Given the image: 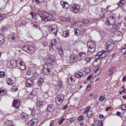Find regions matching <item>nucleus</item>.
I'll use <instances>...</instances> for the list:
<instances>
[{"label": "nucleus", "instance_id": "1", "mask_svg": "<svg viewBox=\"0 0 126 126\" xmlns=\"http://www.w3.org/2000/svg\"><path fill=\"white\" fill-rule=\"evenodd\" d=\"M40 17L42 21H52L54 19L52 15L49 14L46 11L43 12L42 16H41Z\"/></svg>", "mask_w": 126, "mask_h": 126}, {"label": "nucleus", "instance_id": "2", "mask_svg": "<svg viewBox=\"0 0 126 126\" xmlns=\"http://www.w3.org/2000/svg\"><path fill=\"white\" fill-rule=\"evenodd\" d=\"M88 47V50L90 52H94L95 49V45L93 42L91 41L88 42L87 43Z\"/></svg>", "mask_w": 126, "mask_h": 126}, {"label": "nucleus", "instance_id": "3", "mask_svg": "<svg viewBox=\"0 0 126 126\" xmlns=\"http://www.w3.org/2000/svg\"><path fill=\"white\" fill-rule=\"evenodd\" d=\"M64 98V95L62 94L57 95L55 99L56 103L58 105L60 104L63 101Z\"/></svg>", "mask_w": 126, "mask_h": 126}, {"label": "nucleus", "instance_id": "4", "mask_svg": "<svg viewBox=\"0 0 126 126\" xmlns=\"http://www.w3.org/2000/svg\"><path fill=\"white\" fill-rule=\"evenodd\" d=\"M106 49L109 52L113 50L115 47V45L114 43L110 41H108L107 42L106 44Z\"/></svg>", "mask_w": 126, "mask_h": 126}, {"label": "nucleus", "instance_id": "5", "mask_svg": "<svg viewBox=\"0 0 126 126\" xmlns=\"http://www.w3.org/2000/svg\"><path fill=\"white\" fill-rule=\"evenodd\" d=\"M80 8V7L79 5L77 4H74L71 5L70 9L72 12L75 13H78L79 11Z\"/></svg>", "mask_w": 126, "mask_h": 126}, {"label": "nucleus", "instance_id": "6", "mask_svg": "<svg viewBox=\"0 0 126 126\" xmlns=\"http://www.w3.org/2000/svg\"><path fill=\"white\" fill-rule=\"evenodd\" d=\"M23 49L28 53L32 52L34 49V47L31 45H26L23 47Z\"/></svg>", "mask_w": 126, "mask_h": 126}, {"label": "nucleus", "instance_id": "7", "mask_svg": "<svg viewBox=\"0 0 126 126\" xmlns=\"http://www.w3.org/2000/svg\"><path fill=\"white\" fill-rule=\"evenodd\" d=\"M108 54L107 51H103L98 52L97 54L95 55V58L97 59L103 58L106 56Z\"/></svg>", "mask_w": 126, "mask_h": 126}, {"label": "nucleus", "instance_id": "8", "mask_svg": "<svg viewBox=\"0 0 126 126\" xmlns=\"http://www.w3.org/2000/svg\"><path fill=\"white\" fill-rule=\"evenodd\" d=\"M115 17L111 16L109 18L106 22L107 24L108 25H114L115 23Z\"/></svg>", "mask_w": 126, "mask_h": 126}, {"label": "nucleus", "instance_id": "9", "mask_svg": "<svg viewBox=\"0 0 126 126\" xmlns=\"http://www.w3.org/2000/svg\"><path fill=\"white\" fill-rule=\"evenodd\" d=\"M57 26L56 25H52L49 28V31L51 33H54L56 35L57 32Z\"/></svg>", "mask_w": 126, "mask_h": 126}, {"label": "nucleus", "instance_id": "10", "mask_svg": "<svg viewBox=\"0 0 126 126\" xmlns=\"http://www.w3.org/2000/svg\"><path fill=\"white\" fill-rule=\"evenodd\" d=\"M34 82L32 78L27 79L26 83V85L27 87H32L34 86Z\"/></svg>", "mask_w": 126, "mask_h": 126}, {"label": "nucleus", "instance_id": "11", "mask_svg": "<svg viewBox=\"0 0 126 126\" xmlns=\"http://www.w3.org/2000/svg\"><path fill=\"white\" fill-rule=\"evenodd\" d=\"M44 103V100L42 98H38L37 101V105L38 107H41Z\"/></svg>", "mask_w": 126, "mask_h": 126}, {"label": "nucleus", "instance_id": "12", "mask_svg": "<svg viewBox=\"0 0 126 126\" xmlns=\"http://www.w3.org/2000/svg\"><path fill=\"white\" fill-rule=\"evenodd\" d=\"M38 89L36 88H33L32 92L29 94L28 96L29 97L32 98L33 97V95H35L38 93Z\"/></svg>", "mask_w": 126, "mask_h": 126}, {"label": "nucleus", "instance_id": "13", "mask_svg": "<svg viewBox=\"0 0 126 126\" xmlns=\"http://www.w3.org/2000/svg\"><path fill=\"white\" fill-rule=\"evenodd\" d=\"M55 84V88L57 90H59L63 86L62 82L61 81H56Z\"/></svg>", "mask_w": 126, "mask_h": 126}, {"label": "nucleus", "instance_id": "14", "mask_svg": "<svg viewBox=\"0 0 126 126\" xmlns=\"http://www.w3.org/2000/svg\"><path fill=\"white\" fill-rule=\"evenodd\" d=\"M74 77L72 76L67 78L68 82L69 85H72L74 83L75 80L74 79Z\"/></svg>", "mask_w": 126, "mask_h": 126}, {"label": "nucleus", "instance_id": "15", "mask_svg": "<svg viewBox=\"0 0 126 126\" xmlns=\"http://www.w3.org/2000/svg\"><path fill=\"white\" fill-rule=\"evenodd\" d=\"M20 102L19 100L16 99L14 100L13 103V106L16 108H18L20 105Z\"/></svg>", "mask_w": 126, "mask_h": 126}, {"label": "nucleus", "instance_id": "16", "mask_svg": "<svg viewBox=\"0 0 126 126\" xmlns=\"http://www.w3.org/2000/svg\"><path fill=\"white\" fill-rule=\"evenodd\" d=\"M21 116L24 120L26 121L28 120L29 119V117L28 115L24 113L21 114Z\"/></svg>", "mask_w": 126, "mask_h": 126}, {"label": "nucleus", "instance_id": "17", "mask_svg": "<svg viewBox=\"0 0 126 126\" xmlns=\"http://www.w3.org/2000/svg\"><path fill=\"white\" fill-rule=\"evenodd\" d=\"M80 58L82 60H84L86 57V54L85 52H81L79 54Z\"/></svg>", "mask_w": 126, "mask_h": 126}, {"label": "nucleus", "instance_id": "18", "mask_svg": "<svg viewBox=\"0 0 126 126\" xmlns=\"http://www.w3.org/2000/svg\"><path fill=\"white\" fill-rule=\"evenodd\" d=\"M61 4L63 8L66 9L68 8L69 6V5L66 2L62 1L61 2Z\"/></svg>", "mask_w": 126, "mask_h": 126}, {"label": "nucleus", "instance_id": "19", "mask_svg": "<svg viewBox=\"0 0 126 126\" xmlns=\"http://www.w3.org/2000/svg\"><path fill=\"white\" fill-rule=\"evenodd\" d=\"M34 119H32L30 120V122L27 124L28 126H36V122L34 121Z\"/></svg>", "mask_w": 126, "mask_h": 126}, {"label": "nucleus", "instance_id": "20", "mask_svg": "<svg viewBox=\"0 0 126 126\" xmlns=\"http://www.w3.org/2000/svg\"><path fill=\"white\" fill-rule=\"evenodd\" d=\"M5 41V38L4 36L2 34L0 33V42L1 43L4 44Z\"/></svg>", "mask_w": 126, "mask_h": 126}, {"label": "nucleus", "instance_id": "21", "mask_svg": "<svg viewBox=\"0 0 126 126\" xmlns=\"http://www.w3.org/2000/svg\"><path fill=\"white\" fill-rule=\"evenodd\" d=\"M6 82L8 85H11L14 83V81L11 79L9 78L7 80Z\"/></svg>", "mask_w": 126, "mask_h": 126}, {"label": "nucleus", "instance_id": "22", "mask_svg": "<svg viewBox=\"0 0 126 126\" xmlns=\"http://www.w3.org/2000/svg\"><path fill=\"white\" fill-rule=\"evenodd\" d=\"M83 75V73L80 71H78L75 74L76 77L78 78H81Z\"/></svg>", "mask_w": 126, "mask_h": 126}, {"label": "nucleus", "instance_id": "23", "mask_svg": "<svg viewBox=\"0 0 126 126\" xmlns=\"http://www.w3.org/2000/svg\"><path fill=\"white\" fill-rule=\"evenodd\" d=\"M74 32L75 34L76 35H78L80 34H82V32H80V30L77 28H75L74 29Z\"/></svg>", "mask_w": 126, "mask_h": 126}, {"label": "nucleus", "instance_id": "24", "mask_svg": "<svg viewBox=\"0 0 126 126\" xmlns=\"http://www.w3.org/2000/svg\"><path fill=\"white\" fill-rule=\"evenodd\" d=\"M48 55L50 62H54L56 60L55 56L53 55H50V54Z\"/></svg>", "mask_w": 126, "mask_h": 126}, {"label": "nucleus", "instance_id": "25", "mask_svg": "<svg viewBox=\"0 0 126 126\" xmlns=\"http://www.w3.org/2000/svg\"><path fill=\"white\" fill-rule=\"evenodd\" d=\"M114 34L117 36H121L122 35V32L118 31H117L114 32H113Z\"/></svg>", "mask_w": 126, "mask_h": 126}, {"label": "nucleus", "instance_id": "26", "mask_svg": "<svg viewBox=\"0 0 126 126\" xmlns=\"http://www.w3.org/2000/svg\"><path fill=\"white\" fill-rule=\"evenodd\" d=\"M44 61L45 63H47L48 64L50 63V61L49 55L44 58Z\"/></svg>", "mask_w": 126, "mask_h": 126}, {"label": "nucleus", "instance_id": "27", "mask_svg": "<svg viewBox=\"0 0 126 126\" xmlns=\"http://www.w3.org/2000/svg\"><path fill=\"white\" fill-rule=\"evenodd\" d=\"M7 92V91L4 89L0 88V95H3L5 94Z\"/></svg>", "mask_w": 126, "mask_h": 126}, {"label": "nucleus", "instance_id": "28", "mask_svg": "<svg viewBox=\"0 0 126 126\" xmlns=\"http://www.w3.org/2000/svg\"><path fill=\"white\" fill-rule=\"evenodd\" d=\"M113 26V29L115 30H117L119 29L120 27V25L118 24V23H115Z\"/></svg>", "mask_w": 126, "mask_h": 126}, {"label": "nucleus", "instance_id": "29", "mask_svg": "<svg viewBox=\"0 0 126 126\" xmlns=\"http://www.w3.org/2000/svg\"><path fill=\"white\" fill-rule=\"evenodd\" d=\"M18 86L16 85L12 86L11 87L12 91H17L18 90Z\"/></svg>", "mask_w": 126, "mask_h": 126}, {"label": "nucleus", "instance_id": "30", "mask_svg": "<svg viewBox=\"0 0 126 126\" xmlns=\"http://www.w3.org/2000/svg\"><path fill=\"white\" fill-rule=\"evenodd\" d=\"M69 59L71 61H72L73 62H74L76 61V58L70 55L69 57Z\"/></svg>", "mask_w": 126, "mask_h": 126}, {"label": "nucleus", "instance_id": "31", "mask_svg": "<svg viewBox=\"0 0 126 126\" xmlns=\"http://www.w3.org/2000/svg\"><path fill=\"white\" fill-rule=\"evenodd\" d=\"M69 34V32L68 31H64L63 32V35L64 37H67Z\"/></svg>", "mask_w": 126, "mask_h": 126}, {"label": "nucleus", "instance_id": "32", "mask_svg": "<svg viewBox=\"0 0 126 126\" xmlns=\"http://www.w3.org/2000/svg\"><path fill=\"white\" fill-rule=\"evenodd\" d=\"M125 2L124 0H120L119 2L118 3V4L120 6H122L124 5Z\"/></svg>", "mask_w": 126, "mask_h": 126}, {"label": "nucleus", "instance_id": "33", "mask_svg": "<svg viewBox=\"0 0 126 126\" xmlns=\"http://www.w3.org/2000/svg\"><path fill=\"white\" fill-rule=\"evenodd\" d=\"M44 82L43 79L42 78H39L38 79L37 82V84L39 85H41Z\"/></svg>", "mask_w": 126, "mask_h": 126}, {"label": "nucleus", "instance_id": "34", "mask_svg": "<svg viewBox=\"0 0 126 126\" xmlns=\"http://www.w3.org/2000/svg\"><path fill=\"white\" fill-rule=\"evenodd\" d=\"M58 49L59 54L60 55H63V54L64 52L62 48L61 47H60Z\"/></svg>", "mask_w": 126, "mask_h": 126}, {"label": "nucleus", "instance_id": "35", "mask_svg": "<svg viewBox=\"0 0 126 126\" xmlns=\"http://www.w3.org/2000/svg\"><path fill=\"white\" fill-rule=\"evenodd\" d=\"M47 110L49 111H51L53 110V105H49L47 106Z\"/></svg>", "mask_w": 126, "mask_h": 126}, {"label": "nucleus", "instance_id": "36", "mask_svg": "<svg viewBox=\"0 0 126 126\" xmlns=\"http://www.w3.org/2000/svg\"><path fill=\"white\" fill-rule=\"evenodd\" d=\"M30 14L32 16V17L34 19H35L36 16V13H34L33 12H30Z\"/></svg>", "mask_w": 126, "mask_h": 126}, {"label": "nucleus", "instance_id": "37", "mask_svg": "<svg viewBox=\"0 0 126 126\" xmlns=\"http://www.w3.org/2000/svg\"><path fill=\"white\" fill-rule=\"evenodd\" d=\"M32 77L34 79H36L39 77V75L37 73H35L32 75Z\"/></svg>", "mask_w": 126, "mask_h": 126}, {"label": "nucleus", "instance_id": "38", "mask_svg": "<svg viewBox=\"0 0 126 126\" xmlns=\"http://www.w3.org/2000/svg\"><path fill=\"white\" fill-rule=\"evenodd\" d=\"M52 68V66L51 65L50 63L48 64L47 66V71H50L49 69H50Z\"/></svg>", "mask_w": 126, "mask_h": 126}, {"label": "nucleus", "instance_id": "39", "mask_svg": "<svg viewBox=\"0 0 126 126\" xmlns=\"http://www.w3.org/2000/svg\"><path fill=\"white\" fill-rule=\"evenodd\" d=\"M92 112L91 111H89L87 113V117L88 118L91 116L92 114Z\"/></svg>", "mask_w": 126, "mask_h": 126}, {"label": "nucleus", "instance_id": "40", "mask_svg": "<svg viewBox=\"0 0 126 126\" xmlns=\"http://www.w3.org/2000/svg\"><path fill=\"white\" fill-rule=\"evenodd\" d=\"M65 120V118H62L58 122V123L59 125H61L63 122Z\"/></svg>", "mask_w": 126, "mask_h": 126}, {"label": "nucleus", "instance_id": "41", "mask_svg": "<svg viewBox=\"0 0 126 126\" xmlns=\"http://www.w3.org/2000/svg\"><path fill=\"white\" fill-rule=\"evenodd\" d=\"M121 109L123 110H126V104H123L121 106Z\"/></svg>", "mask_w": 126, "mask_h": 126}, {"label": "nucleus", "instance_id": "42", "mask_svg": "<svg viewBox=\"0 0 126 126\" xmlns=\"http://www.w3.org/2000/svg\"><path fill=\"white\" fill-rule=\"evenodd\" d=\"M5 75V73L3 71L0 72V78H4Z\"/></svg>", "mask_w": 126, "mask_h": 126}, {"label": "nucleus", "instance_id": "43", "mask_svg": "<svg viewBox=\"0 0 126 126\" xmlns=\"http://www.w3.org/2000/svg\"><path fill=\"white\" fill-rule=\"evenodd\" d=\"M90 109H91V107L89 106H88V107H87V108H86L85 110V111L83 112V113L84 114H85L87 112V113L89 111V110Z\"/></svg>", "mask_w": 126, "mask_h": 126}, {"label": "nucleus", "instance_id": "44", "mask_svg": "<svg viewBox=\"0 0 126 126\" xmlns=\"http://www.w3.org/2000/svg\"><path fill=\"white\" fill-rule=\"evenodd\" d=\"M56 43V40L55 39H53L52 40L51 42V45H52L53 46L54 45H55Z\"/></svg>", "mask_w": 126, "mask_h": 126}, {"label": "nucleus", "instance_id": "45", "mask_svg": "<svg viewBox=\"0 0 126 126\" xmlns=\"http://www.w3.org/2000/svg\"><path fill=\"white\" fill-rule=\"evenodd\" d=\"M19 69L21 70H25L26 69L25 65L20 66L19 67Z\"/></svg>", "mask_w": 126, "mask_h": 126}, {"label": "nucleus", "instance_id": "46", "mask_svg": "<svg viewBox=\"0 0 126 126\" xmlns=\"http://www.w3.org/2000/svg\"><path fill=\"white\" fill-rule=\"evenodd\" d=\"M5 17V15L4 14H1L0 15V21H1Z\"/></svg>", "mask_w": 126, "mask_h": 126}, {"label": "nucleus", "instance_id": "47", "mask_svg": "<svg viewBox=\"0 0 126 126\" xmlns=\"http://www.w3.org/2000/svg\"><path fill=\"white\" fill-rule=\"evenodd\" d=\"M6 123L9 126H14L12 125V121H11L8 120L6 122Z\"/></svg>", "mask_w": 126, "mask_h": 126}, {"label": "nucleus", "instance_id": "48", "mask_svg": "<svg viewBox=\"0 0 126 126\" xmlns=\"http://www.w3.org/2000/svg\"><path fill=\"white\" fill-rule=\"evenodd\" d=\"M84 117L83 115H81L79 116L78 118V120L79 121H81L84 118Z\"/></svg>", "mask_w": 126, "mask_h": 126}, {"label": "nucleus", "instance_id": "49", "mask_svg": "<svg viewBox=\"0 0 126 126\" xmlns=\"http://www.w3.org/2000/svg\"><path fill=\"white\" fill-rule=\"evenodd\" d=\"M106 13L105 12L104 14H103L102 13H101L100 14V16L101 18H103L106 16Z\"/></svg>", "mask_w": 126, "mask_h": 126}, {"label": "nucleus", "instance_id": "50", "mask_svg": "<svg viewBox=\"0 0 126 126\" xmlns=\"http://www.w3.org/2000/svg\"><path fill=\"white\" fill-rule=\"evenodd\" d=\"M16 61H11V64L13 65V67H14L16 65Z\"/></svg>", "mask_w": 126, "mask_h": 126}, {"label": "nucleus", "instance_id": "51", "mask_svg": "<svg viewBox=\"0 0 126 126\" xmlns=\"http://www.w3.org/2000/svg\"><path fill=\"white\" fill-rule=\"evenodd\" d=\"M98 126H103V122L102 120H100L97 124Z\"/></svg>", "mask_w": 126, "mask_h": 126}, {"label": "nucleus", "instance_id": "52", "mask_svg": "<svg viewBox=\"0 0 126 126\" xmlns=\"http://www.w3.org/2000/svg\"><path fill=\"white\" fill-rule=\"evenodd\" d=\"M83 23L84 24H87L89 23V21L88 19H83L82 21Z\"/></svg>", "mask_w": 126, "mask_h": 126}, {"label": "nucleus", "instance_id": "53", "mask_svg": "<svg viewBox=\"0 0 126 126\" xmlns=\"http://www.w3.org/2000/svg\"><path fill=\"white\" fill-rule=\"evenodd\" d=\"M92 59V57H87L85 58V60L87 62H90L91 60Z\"/></svg>", "mask_w": 126, "mask_h": 126}, {"label": "nucleus", "instance_id": "54", "mask_svg": "<svg viewBox=\"0 0 126 126\" xmlns=\"http://www.w3.org/2000/svg\"><path fill=\"white\" fill-rule=\"evenodd\" d=\"M115 67L113 66H110L109 69L110 71H112L115 70Z\"/></svg>", "mask_w": 126, "mask_h": 126}, {"label": "nucleus", "instance_id": "55", "mask_svg": "<svg viewBox=\"0 0 126 126\" xmlns=\"http://www.w3.org/2000/svg\"><path fill=\"white\" fill-rule=\"evenodd\" d=\"M106 35L105 32H101L100 34L101 36L103 37L105 36Z\"/></svg>", "mask_w": 126, "mask_h": 126}, {"label": "nucleus", "instance_id": "56", "mask_svg": "<svg viewBox=\"0 0 126 126\" xmlns=\"http://www.w3.org/2000/svg\"><path fill=\"white\" fill-rule=\"evenodd\" d=\"M93 75L92 74H91L88 76L87 78V80L88 81H89L91 78L93 77Z\"/></svg>", "mask_w": 126, "mask_h": 126}, {"label": "nucleus", "instance_id": "57", "mask_svg": "<svg viewBox=\"0 0 126 126\" xmlns=\"http://www.w3.org/2000/svg\"><path fill=\"white\" fill-rule=\"evenodd\" d=\"M105 97L104 96H102L99 98V100L101 101H102L105 99Z\"/></svg>", "mask_w": 126, "mask_h": 126}, {"label": "nucleus", "instance_id": "58", "mask_svg": "<svg viewBox=\"0 0 126 126\" xmlns=\"http://www.w3.org/2000/svg\"><path fill=\"white\" fill-rule=\"evenodd\" d=\"M33 26L35 28H39V27L38 25H37L36 24H34L33 25Z\"/></svg>", "mask_w": 126, "mask_h": 126}, {"label": "nucleus", "instance_id": "59", "mask_svg": "<svg viewBox=\"0 0 126 126\" xmlns=\"http://www.w3.org/2000/svg\"><path fill=\"white\" fill-rule=\"evenodd\" d=\"M10 38H12L13 40H14L16 38V37L14 35H11Z\"/></svg>", "mask_w": 126, "mask_h": 126}, {"label": "nucleus", "instance_id": "60", "mask_svg": "<svg viewBox=\"0 0 126 126\" xmlns=\"http://www.w3.org/2000/svg\"><path fill=\"white\" fill-rule=\"evenodd\" d=\"M84 71H90L91 69L88 68H85L84 69H83Z\"/></svg>", "mask_w": 126, "mask_h": 126}, {"label": "nucleus", "instance_id": "61", "mask_svg": "<svg viewBox=\"0 0 126 126\" xmlns=\"http://www.w3.org/2000/svg\"><path fill=\"white\" fill-rule=\"evenodd\" d=\"M20 66L25 65V63L22 61H20Z\"/></svg>", "mask_w": 126, "mask_h": 126}, {"label": "nucleus", "instance_id": "62", "mask_svg": "<svg viewBox=\"0 0 126 126\" xmlns=\"http://www.w3.org/2000/svg\"><path fill=\"white\" fill-rule=\"evenodd\" d=\"M101 68H100L99 67H97L96 68V71H98V70H100V71L101 70Z\"/></svg>", "mask_w": 126, "mask_h": 126}, {"label": "nucleus", "instance_id": "63", "mask_svg": "<svg viewBox=\"0 0 126 126\" xmlns=\"http://www.w3.org/2000/svg\"><path fill=\"white\" fill-rule=\"evenodd\" d=\"M91 85H89L87 87V90H89L91 88Z\"/></svg>", "mask_w": 126, "mask_h": 126}, {"label": "nucleus", "instance_id": "64", "mask_svg": "<svg viewBox=\"0 0 126 126\" xmlns=\"http://www.w3.org/2000/svg\"><path fill=\"white\" fill-rule=\"evenodd\" d=\"M4 114V113L2 110L0 109V114H2L3 115Z\"/></svg>", "mask_w": 126, "mask_h": 126}]
</instances>
